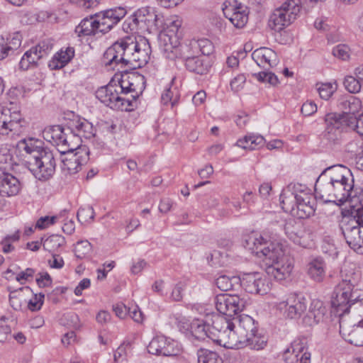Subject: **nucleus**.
<instances>
[{"label": "nucleus", "instance_id": "obj_30", "mask_svg": "<svg viewBox=\"0 0 363 363\" xmlns=\"http://www.w3.org/2000/svg\"><path fill=\"white\" fill-rule=\"evenodd\" d=\"M337 106L342 111L341 115L354 116L362 108V101L354 96L347 94L340 97Z\"/></svg>", "mask_w": 363, "mask_h": 363}, {"label": "nucleus", "instance_id": "obj_21", "mask_svg": "<svg viewBox=\"0 0 363 363\" xmlns=\"http://www.w3.org/2000/svg\"><path fill=\"white\" fill-rule=\"evenodd\" d=\"M216 308L218 312L221 315V316L216 318L215 320L213 322V326L211 328L212 331H217L218 333L216 334L215 333V338H219L223 340V343H225V348H227V342L225 341V329L223 327H221L220 329L218 328V323L220 320H224L225 323H227V294H219L216 296Z\"/></svg>", "mask_w": 363, "mask_h": 363}, {"label": "nucleus", "instance_id": "obj_40", "mask_svg": "<svg viewBox=\"0 0 363 363\" xmlns=\"http://www.w3.org/2000/svg\"><path fill=\"white\" fill-rule=\"evenodd\" d=\"M65 243V238L60 235H52L48 237L43 242V247L45 250L54 252L59 247L63 246Z\"/></svg>", "mask_w": 363, "mask_h": 363}, {"label": "nucleus", "instance_id": "obj_34", "mask_svg": "<svg viewBox=\"0 0 363 363\" xmlns=\"http://www.w3.org/2000/svg\"><path fill=\"white\" fill-rule=\"evenodd\" d=\"M74 50L72 48H67L65 50L57 52L49 62L51 69H59L64 67L74 57Z\"/></svg>", "mask_w": 363, "mask_h": 363}, {"label": "nucleus", "instance_id": "obj_31", "mask_svg": "<svg viewBox=\"0 0 363 363\" xmlns=\"http://www.w3.org/2000/svg\"><path fill=\"white\" fill-rule=\"evenodd\" d=\"M72 131L80 138L91 139L95 136V129L91 123L84 118L74 120L70 123Z\"/></svg>", "mask_w": 363, "mask_h": 363}, {"label": "nucleus", "instance_id": "obj_38", "mask_svg": "<svg viewBox=\"0 0 363 363\" xmlns=\"http://www.w3.org/2000/svg\"><path fill=\"white\" fill-rule=\"evenodd\" d=\"M279 8L293 23L296 19L301 11L300 1L286 0Z\"/></svg>", "mask_w": 363, "mask_h": 363}, {"label": "nucleus", "instance_id": "obj_17", "mask_svg": "<svg viewBox=\"0 0 363 363\" xmlns=\"http://www.w3.org/2000/svg\"><path fill=\"white\" fill-rule=\"evenodd\" d=\"M147 350L150 354L158 356H174L179 351L177 342L164 335L153 337L147 345Z\"/></svg>", "mask_w": 363, "mask_h": 363}, {"label": "nucleus", "instance_id": "obj_32", "mask_svg": "<svg viewBox=\"0 0 363 363\" xmlns=\"http://www.w3.org/2000/svg\"><path fill=\"white\" fill-rule=\"evenodd\" d=\"M136 11L139 21L147 28L158 27L160 23H162V16H160L153 8L143 7Z\"/></svg>", "mask_w": 363, "mask_h": 363}, {"label": "nucleus", "instance_id": "obj_18", "mask_svg": "<svg viewBox=\"0 0 363 363\" xmlns=\"http://www.w3.org/2000/svg\"><path fill=\"white\" fill-rule=\"evenodd\" d=\"M243 287L250 294H266L270 289L265 276L260 272L245 273L242 276Z\"/></svg>", "mask_w": 363, "mask_h": 363}, {"label": "nucleus", "instance_id": "obj_10", "mask_svg": "<svg viewBox=\"0 0 363 363\" xmlns=\"http://www.w3.org/2000/svg\"><path fill=\"white\" fill-rule=\"evenodd\" d=\"M69 130V128L65 129L60 125H52L44 129L43 136L46 141L55 146L59 152L66 154L74 151L76 146L67 136Z\"/></svg>", "mask_w": 363, "mask_h": 363}, {"label": "nucleus", "instance_id": "obj_41", "mask_svg": "<svg viewBox=\"0 0 363 363\" xmlns=\"http://www.w3.org/2000/svg\"><path fill=\"white\" fill-rule=\"evenodd\" d=\"M316 86L320 96L325 100L329 99L337 89L335 82L317 84Z\"/></svg>", "mask_w": 363, "mask_h": 363}, {"label": "nucleus", "instance_id": "obj_61", "mask_svg": "<svg viewBox=\"0 0 363 363\" xmlns=\"http://www.w3.org/2000/svg\"><path fill=\"white\" fill-rule=\"evenodd\" d=\"M226 256H223V253L219 250H213L211 255V262L212 265L223 266L225 262Z\"/></svg>", "mask_w": 363, "mask_h": 363}, {"label": "nucleus", "instance_id": "obj_43", "mask_svg": "<svg viewBox=\"0 0 363 363\" xmlns=\"http://www.w3.org/2000/svg\"><path fill=\"white\" fill-rule=\"evenodd\" d=\"M11 123V110L4 108L0 111V134L8 135L11 130L9 128Z\"/></svg>", "mask_w": 363, "mask_h": 363}, {"label": "nucleus", "instance_id": "obj_36", "mask_svg": "<svg viewBox=\"0 0 363 363\" xmlns=\"http://www.w3.org/2000/svg\"><path fill=\"white\" fill-rule=\"evenodd\" d=\"M183 49L182 52L184 57H179L178 58H185V66L186 69L198 74H204L208 72V65L204 63L203 57H188L185 55L184 50Z\"/></svg>", "mask_w": 363, "mask_h": 363}, {"label": "nucleus", "instance_id": "obj_46", "mask_svg": "<svg viewBox=\"0 0 363 363\" xmlns=\"http://www.w3.org/2000/svg\"><path fill=\"white\" fill-rule=\"evenodd\" d=\"M91 245L87 240H82L77 242L74 247L75 256L80 259L85 258L91 252Z\"/></svg>", "mask_w": 363, "mask_h": 363}, {"label": "nucleus", "instance_id": "obj_16", "mask_svg": "<svg viewBox=\"0 0 363 363\" xmlns=\"http://www.w3.org/2000/svg\"><path fill=\"white\" fill-rule=\"evenodd\" d=\"M354 182L350 170L343 165H334L325 169L316 180L315 186L330 184Z\"/></svg>", "mask_w": 363, "mask_h": 363}, {"label": "nucleus", "instance_id": "obj_35", "mask_svg": "<svg viewBox=\"0 0 363 363\" xmlns=\"http://www.w3.org/2000/svg\"><path fill=\"white\" fill-rule=\"evenodd\" d=\"M264 144V139L262 135H250L237 141L236 144L231 147V151L235 152L237 147L242 150H255Z\"/></svg>", "mask_w": 363, "mask_h": 363}, {"label": "nucleus", "instance_id": "obj_54", "mask_svg": "<svg viewBox=\"0 0 363 363\" xmlns=\"http://www.w3.org/2000/svg\"><path fill=\"white\" fill-rule=\"evenodd\" d=\"M45 295L42 293L35 294L34 296L28 301V307L32 311H38L41 308Z\"/></svg>", "mask_w": 363, "mask_h": 363}, {"label": "nucleus", "instance_id": "obj_2", "mask_svg": "<svg viewBox=\"0 0 363 363\" xmlns=\"http://www.w3.org/2000/svg\"><path fill=\"white\" fill-rule=\"evenodd\" d=\"M267 337L257 332L255 320L249 315L228 314V349L238 350L249 346L255 350H263Z\"/></svg>", "mask_w": 363, "mask_h": 363}, {"label": "nucleus", "instance_id": "obj_25", "mask_svg": "<svg viewBox=\"0 0 363 363\" xmlns=\"http://www.w3.org/2000/svg\"><path fill=\"white\" fill-rule=\"evenodd\" d=\"M327 315V308L324 303L319 299H313L308 311L303 318L304 324L312 326L323 322Z\"/></svg>", "mask_w": 363, "mask_h": 363}, {"label": "nucleus", "instance_id": "obj_45", "mask_svg": "<svg viewBox=\"0 0 363 363\" xmlns=\"http://www.w3.org/2000/svg\"><path fill=\"white\" fill-rule=\"evenodd\" d=\"M179 96L176 87L172 86L166 89L162 94L161 100L164 104H171L173 106L179 100Z\"/></svg>", "mask_w": 363, "mask_h": 363}, {"label": "nucleus", "instance_id": "obj_64", "mask_svg": "<svg viewBox=\"0 0 363 363\" xmlns=\"http://www.w3.org/2000/svg\"><path fill=\"white\" fill-rule=\"evenodd\" d=\"M129 346V343H123L117 348L113 354V359L116 362L123 361L125 359L126 356V349Z\"/></svg>", "mask_w": 363, "mask_h": 363}, {"label": "nucleus", "instance_id": "obj_9", "mask_svg": "<svg viewBox=\"0 0 363 363\" xmlns=\"http://www.w3.org/2000/svg\"><path fill=\"white\" fill-rule=\"evenodd\" d=\"M350 116L330 113L325 116L326 128L324 138L330 144H336L341 140L343 131L352 130Z\"/></svg>", "mask_w": 363, "mask_h": 363}, {"label": "nucleus", "instance_id": "obj_51", "mask_svg": "<svg viewBox=\"0 0 363 363\" xmlns=\"http://www.w3.org/2000/svg\"><path fill=\"white\" fill-rule=\"evenodd\" d=\"M332 53L340 60H347L350 57V49L347 45L340 44L333 48Z\"/></svg>", "mask_w": 363, "mask_h": 363}, {"label": "nucleus", "instance_id": "obj_1", "mask_svg": "<svg viewBox=\"0 0 363 363\" xmlns=\"http://www.w3.org/2000/svg\"><path fill=\"white\" fill-rule=\"evenodd\" d=\"M151 48L144 37L125 36L118 39L104 53L106 66L119 65L136 69L145 65L150 57Z\"/></svg>", "mask_w": 363, "mask_h": 363}, {"label": "nucleus", "instance_id": "obj_23", "mask_svg": "<svg viewBox=\"0 0 363 363\" xmlns=\"http://www.w3.org/2000/svg\"><path fill=\"white\" fill-rule=\"evenodd\" d=\"M311 354L300 341H294L283 354L286 363H311Z\"/></svg>", "mask_w": 363, "mask_h": 363}, {"label": "nucleus", "instance_id": "obj_27", "mask_svg": "<svg viewBox=\"0 0 363 363\" xmlns=\"http://www.w3.org/2000/svg\"><path fill=\"white\" fill-rule=\"evenodd\" d=\"M228 4L233 12L230 17H228V21L235 28H242L248 21L247 6L237 0H231L228 1Z\"/></svg>", "mask_w": 363, "mask_h": 363}, {"label": "nucleus", "instance_id": "obj_63", "mask_svg": "<svg viewBox=\"0 0 363 363\" xmlns=\"http://www.w3.org/2000/svg\"><path fill=\"white\" fill-rule=\"evenodd\" d=\"M36 282L40 287H47L51 285L52 279L47 272L39 273L36 278Z\"/></svg>", "mask_w": 363, "mask_h": 363}, {"label": "nucleus", "instance_id": "obj_15", "mask_svg": "<svg viewBox=\"0 0 363 363\" xmlns=\"http://www.w3.org/2000/svg\"><path fill=\"white\" fill-rule=\"evenodd\" d=\"M121 94H130L132 100L135 101L145 88V79L143 75L136 72L125 73L121 75L118 82Z\"/></svg>", "mask_w": 363, "mask_h": 363}, {"label": "nucleus", "instance_id": "obj_59", "mask_svg": "<svg viewBox=\"0 0 363 363\" xmlns=\"http://www.w3.org/2000/svg\"><path fill=\"white\" fill-rule=\"evenodd\" d=\"M21 121V116L19 112L11 111V123L9 124V128L11 132H18L21 128L20 122Z\"/></svg>", "mask_w": 363, "mask_h": 363}, {"label": "nucleus", "instance_id": "obj_37", "mask_svg": "<svg viewBox=\"0 0 363 363\" xmlns=\"http://www.w3.org/2000/svg\"><path fill=\"white\" fill-rule=\"evenodd\" d=\"M291 23L292 22L279 7L274 9L269 20V27L277 32L281 31Z\"/></svg>", "mask_w": 363, "mask_h": 363}, {"label": "nucleus", "instance_id": "obj_48", "mask_svg": "<svg viewBox=\"0 0 363 363\" xmlns=\"http://www.w3.org/2000/svg\"><path fill=\"white\" fill-rule=\"evenodd\" d=\"M21 45V36L19 33H14L11 38L6 40V48L9 55H12L16 51Z\"/></svg>", "mask_w": 363, "mask_h": 363}, {"label": "nucleus", "instance_id": "obj_12", "mask_svg": "<svg viewBox=\"0 0 363 363\" xmlns=\"http://www.w3.org/2000/svg\"><path fill=\"white\" fill-rule=\"evenodd\" d=\"M243 282L240 276L228 277V314L233 316L239 315L246 305V300L242 295Z\"/></svg>", "mask_w": 363, "mask_h": 363}, {"label": "nucleus", "instance_id": "obj_28", "mask_svg": "<svg viewBox=\"0 0 363 363\" xmlns=\"http://www.w3.org/2000/svg\"><path fill=\"white\" fill-rule=\"evenodd\" d=\"M306 274L315 282H323L326 275V263L321 257L312 259L306 265Z\"/></svg>", "mask_w": 363, "mask_h": 363}, {"label": "nucleus", "instance_id": "obj_20", "mask_svg": "<svg viewBox=\"0 0 363 363\" xmlns=\"http://www.w3.org/2000/svg\"><path fill=\"white\" fill-rule=\"evenodd\" d=\"M285 234L294 244L303 247L308 245V233L306 227L301 221L288 220L284 225Z\"/></svg>", "mask_w": 363, "mask_h": 363}, {"label": "nucleus", "instance_id": "obj_22", "mask_svg": "<svg viewBox=\"0 0 363 363\" xmlns=\"http://www.w3.org/2000/svg\"><path fill=\"white\" fill-rule=\"evenodd\" d=\"M294 268L292 260L287 256L265 267L266 273L277 281L289 278Z\"/></svg>", "mask_w": 363, "mask_h": 363}, {"label": "nucleus", "instance_id": "obj_47", "mask_svg": "<svg viewBox=\"0 0 363 363\" xmlns=\"http://www.w3.org/2000/svg\"><path fill=\"white\" fill-rule=\"evenodd\" d=\"M94 208L90 206H87L84 208H80L77 212V216L79 222L89 223L94 220Z\"/></svg>", "mask_w": 363, "mask_h": 363}, {"label": "nucleus", "instance_id": "obj_57", "mask_svg": "<svg viewBox=\"0 0 363 363\" xmlns=\"http://www.w3.org/2000/svg\"><path fill=\"white\" fill-rule=\"evenodd\" d=\"M194 44L200 48V51L203 55H208L211 53L212 45L208 39L203 38L198 40L194 42Z\"/></svg>", "mask_w": 363, "mask_h": 363}, {"label": "nucleus", "instance_id": "obj_13", "mask_svg": "<svg viewBox=\"0 0 363 363\" xmlns=\"http://www.w3.org/2000/svg\"><path fill=\"white\" fill-rule=\"evenodd\" d=\"M308 301L303 296L289 295L285 300L275 303L276 309L288 319H298L306 311Z\"/></svg>", "mask_w": 363, "mask_h": 363}, {"label": "nucleus", "instance_id": "obj_6", "mask_svg": "<svg viewBox=\"0 0 363 363\" xmlns=\"http://www.w3.org/2000/svg\"><path fill=\"white\" fill-rule=\"evenodd\" d=\"M282 209L298 219L308 218L315 213V202L312 196L306 193L295 194L285 191L280 195Z\"/></svg>", "mask_w": 363, "mask_h": 363}, {"label": "nucleus", "instance_id": "obj_33", "mask_svg": "<svg viewBox=\"0 0 363 363\" xmlns=\"http://www.w3.org/2000/svg\"><path fill=\"white\" fill-rule=\"evenodd\" d=\"M79 35H92L101 33V26L96 13L83 19L76 28Z\"/></svg>", "mask_w": 363, "mask_h": 363}, {"label": "nucleus", "instance_id": "obj_5", "mask_svg": "<svg viewBox=\"0 0 363 363\" xmlns=\"http://www.w3.org/2000/svg\"><path fill=\"white\" fill-rule=\"evenodd\" d=\"M354 182H345L337 184H321L315 186L316 196H318L325 203H335L342 205L349 203V210L352 209V201L356 199L357 204L363 206V189L354 186Z\"/></svg>", "mask_w": 363, "mask_h": 363}, {"label": "nucleus", "instance_id": "obj_56", "mask_svg": "<svg viewBox=\"0 0 363 363\" xmlns=\"http://www.w3.org/2000/svg\"><path fill=\"white\" fill-rule=\"evenodd\" d=\"M246 82V77L242 74H240L235 77L231 81H230V86L231 89L234 92H238L243 89L245 84Z\"/></svg>", "mask_w": 363, "mask_h": 363}, {"label": "nucleus", "instance_id": "obj_11", "mask_svg": "<svg viewBox=\"0 0 363 363\" xmlns=\"http://www.w3.org/2000/svg\"><path fill=\"white\" fill-rule=\"evenodd\" d=\"M117 84H108L96 91V97L106 106L113 109L127 110L131 106V100L121 96Z\"/></svg>", "mask_w": 363, "mask_h": 363}, {"label": "nucleus", "instance_id": "obj_39", "mask_svg": "<svg viewBox=\"0 0 363 363\" xmlns=\"http://www.w3.org/2000/svg\"><path fill=\"white\" fill-rule=\"evenodd\" d=\"M198 363H223V359L215 352L201 348L197 351Z\"/></svg>", "mask_w": 363, "mask_h": 363}, {"label": "nucleus", "instance_id": "obj_53", "mask_svg": "<svg viewBox=\"0 0 363 363\" xmlns=\"http://www.w3.org/2000/svg\"><path fill=\"white\" fill-rule=\"evenodd\" d=\"M58 218L57 216L40 217L36 222L35 228L40 230L45 229L55 223Z\"/></svg>", "mask_w": 363, "mask_h": 363}, {"label": "nucleus", "instance_id": "obj_4", "mask_svg": "<svg viewBox=\"0 0 363 363\" xmlns=\"http://www.w3.org/2000/svg\"><path fill=\"white\" fill-rule=\"evenodd\" d=\"M244 247L261 259L266 267L281 260L285 255L286 245L274 237L267 238L257 233H251L245 239Z\"/></svg>", "mask_w": 363, "mask_h": 363}, {"label": "nucleus", "instance_id": "obj_7", "mask_svg": "<svg viewBox=\"0 0 363 363\" xmlns=\"http://www.w3.org/2000/svg\"><path fill=\"white\" fill-rule=\"evenodd\" d=\"M181 26L182 23L179 19L172 21L166 31L160 35V49L167 59L174 60L179 57H184L182 51L183 49H188L186 45H180L177 33Z\"/></svg>", "mask_w": 363, "mask_h": 363}, {"label": "nucleus", "instance_id": "obj_49", "mask_svg": "<svg viewBox=\"0 0 363 363\" xmlns=\"http://www.w3.org/2000/svg\"><path fill=\"white\" fill-rule=\"evenodd\" d=\"M137 16L138 13L137 11H135L124 21L123 24L124 31L126 33L135 31L141 25Z\"/></svg>", "mask_w": 363, "mask_h": 363}, {"label": "nucleus", "instance_id": "obj_52", "mask_svg": "<svg viewBox=\"0 0 363 363\" xmlns=\"http://www.w3.org/2000/svg\"><path fill=\"white\" fill-rule=\"evenodd\" d=\"M257 79L262 82L268 83L270 85L275 86L278 84L277 77L270 72H260L257 74Z\"/></svg>", "mask_w": 363, "mask_h": 363}, {"label": "nucleus", "instance_id": "obj_50", "mask_svg": "<svg viewBox=\"0 0 363 363\" xmlns=\"http://www.w3.org/2000/svg\"><path fill=\"white\" fill-rule=\"evenodd\" d=\"M52 48L53 43L52 41L50 40H47L39 43L35 47H33V49L36 50V53L41 59L47 56L51 52Z\"/></svg>", "mask_w": 363, "mask_h": 363}, {"label": "nucleus", "instance_id": "obj_24", "mask_svg": "<svg viewBox=\"0 0 363 363\" xmlns=\"http://www.w3.org/2000/svg\"><path fill=\"white\" fill-rule=\"evenodd\" d=\"M212 327L207 324L206 321L201 319L194 320L190 325V330L194 337L197 340H205L206 337L210 338L217 345L225 347V343H223V340L219 338H215V332L211 330Z\"/></svg>", "mask_w": 363, "mask_h": 363}, {"label": "nucleus", "instance_id": "obj_60", "mask_svg": "<svg viewBox=\"0 0 363 363\" xmlns=\"http://www.w3.org/2000/svg\"><path fill=\"white\" fill-rule=\"evenodd\" d=\"M301 111L303 115L310 116L317 111V106L314 102L307 101L302 105Z\"/></svg>", "mask_w": 363, "mask_h": 363}, {"label": "nucleus", "instance_id": "obj_42", "mask_svg": "<svg viewBox=\"0 0 363 363\" xmlns=\"http://www.w3.org/2000/svg\"><path fill=\"white\" fill-rule=\"evenodd\" d=\"M12 165V155L6 146L0 147V172L9 170Z\"/></svg>", "mask_w": 363, "mask_h": 363}, {"label": "nucleus", "instance_id": "obj_44", "mask_svg": "<svg viewBox=\"0 0 363 363\" xmlns=\"http://www.w3.org/2000/svg\"><path fill=\"white\" fill-rule=\"evenodd\" d=\"M345 89L352 94L358 93L363 89L362 84L359 82L357 77L354 75L346 76L343 82Z\"/></svg>", "mask_w": 363, "mask_h": 363}, {"label": "nucleus", "instance_id": "obj_26", "mask_svg": "<svg viewBox=\"0 0 363 363\" xmlns=\"http://www.w3.org/2000/svg\"><path fill=\"white\" fill-rule=\"evenodd\" d=\"M21 189V184L18 178L11 174L0 172V195L13 196L17 195Z\"/></svg>", "mask_w": 363, "mask_h": 363}, {"label": "nucleus", "instance_id": "obj_62", "mask_svg": "<svg viewBox=\"0 0 363 363\" xmlns=\"http://www.w3.org/2000/svg\"><path fill=\"white\" fill-rule=\"evenodd\" d=\"M322 250L323 252L328 253L330 255H335L337 253L333 240L330 238H327L323 240Z\"/></svg>", "mask_w": 363, "mask_h": 363}, {"label": "nucleus", "instance_id": "obj_29", "mask_svg": "<svg viewBox=\"0 0 363 363\" xmlns=\"http://www.w3.org/2000/svg\"><path fill=\"white\" fill-rule=\"evenodd\" d=\"M252 57L259 67L264 69L276 65L277 55L274 50L268 48H260L252 53Z\"/></svg>", "mask_w": 363, "mask_h": 363}, {"label": "nucleus", "instance_id": "obj_58", "mask_svg": "<svg viewBox=\"0 0 363 363\" xmlns=\"http://www.w3.org/2000/svg\"><path fill=\"white\" fill-rule=\"evenodd\" d=\"M22 296L20 294H18L17 291H11L9 295V301L11 306L16 311H18L21 308L22 302H21Z\"/></svg>", "mask_w": 363, "mask_h": 363}, {"label": "nucleus", "instance_id": "obj_55", "mask_svg": "<svg viewBox=\"0 0 363 363\" xmlns=\"http://www.w3.org/2000/svg\"><path fill=\"white\" fill-rule=\"evenodd\" d=\"M350 118L352 130H354L359 135H363V113L358 118L350 116Z\"/></svg>", "mask_w": 363, "mask_h": 363}, {"label": "nucleus", "instance_id": "obj_3", "mask_svg": "<svg viewBox=\"0 0 363 363\" xmlns=\"http://www.w3.org/2000/svg\"><path fill=\"white\" fill-rule=\"evenodd\" d=\"M19 145L28 155V168L36 179L47 181L54 175L56 167L54 153L43 147L42 141L29 138L21 141Z\"/></svg>", "mask_w": 363, "mask_h": 363}, {"label": "nucleus", "instance_id": "obj_19", "mask_svg": "<svg viewBox=\"0 0 363 363\" xmlns=\"http://www.w3.org/2000/svg\"><path fill=\"white\" fill-rule=\"evenodd\" d=\"M127 13L122 6L114 7L96 13L101 26V33H106L117 25Z\"/></svg>", "mask_w": 363, "mask_h": 363}, {"label": "nucleus", "instance_id": "obj_14", "mask_svg": "<svg viewBox=\"0 0 363 363\" xmlns=\"http://www.w3.org/2000/svg\"><path fill=\"white\" fill-rule=\"evenodd\" d=\"M66 156L62 159V171L66 175H72L77 173L82 165L86 163L89 159V150L86 147L79 148L75 146L74 151L65 154Z\"/></svg>", "mask_w": 363, "mask_h": 363}, {"label": "nucleus", "instance_id": "obj_8", "mask_svg": "<svg viewBox=\"0 0 363 363\" xmlns=\"http://www.w3.org/2000/svg\"><path fill=\"white\" fill-rule=\"evenodd\" d=\"M340 333L349 343L363 346V313L352 311L340 315Z\"/></svg>", "mask_w": 363, "mask_h": 363}]
</instances>
